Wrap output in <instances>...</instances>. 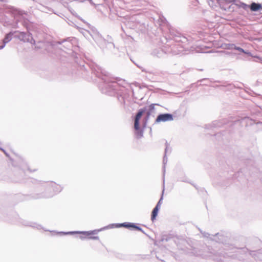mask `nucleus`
<instances>
[{
  "label": "nucleus",
  "instance_id": "nucleus-1",
  "mask_svg": "<svg viewBox=\"0 0 262 262\" xmlns=\"http://www.w3.org/2000/svg\"><path fill=\"white\" fill-rule=\"evenodd\" d=\"M173 119L172 116L171 114H161L159 115L157 119H156V122H165L166 121H170L172 120Z\"/></svg>",
  "mask_w": 262,
  "mask_h": 262
},
{
  "label": "nucleus",
  "instance_id": "nucleus-2",
  "mask_svg": "<svg viewBox=\"0 0 262 262\" xmlns=\"http://www.w3.org/2000/svg\"><path fill=\"white\" fill-rule=\"evenodd\" d=\"M144 111L143 110H140L138 113L137 114L135 119V123H134V128L136 130H139L140 128L139 127V120L141 118L143 114Z\"/></svg>",
  "mask_w": 262,
  "mask_h": 262
},
{
  "label": "nucleus",
  "instance_id": "nucleus-3",
  "mask_svg": "<svg viewBox=\"0 0 262 262\" xmlns=\"http://www.w3.org/2000/svg\"><path fill=\"white\" fill-rule=\"evenodd\" d=\"M118 227H124L126 228H133L138 231H142V229L140 227H138L135 224L130 223H124L120 224Z\"/></svg>",
  "mask_w": 262,
  "mask_h": 262
},
{
  "label": "nucleus",
  "instance_id": "nucleus-4",
  "mask_svg": "<svg viewBox=\"0 0 262 262\" xmlns=\"http://www.w3.org/2000/svg\"><path fill=\"white\" fill-rule=\"evenodd\" d=\"M160 204H161V200L159 201V202L157 204L156 206L155 207V208L153 209V210L152 211L151 219L152 221H154L155 220V219L158 214V212L159 208L160 207Z\"/></svg>",
  "mask_w": 262,
  "mask_h": 262
},
{
  "label": "nucleus",
  "instance_id": "nucleus-5",
  "mask_svg": "<svg viewBox=\"0 0 262 262\" xmlns=\"http://www.w3.org/2000/svg\"><path fill=\"white\" fill-rule=\"evenodd\" d=\"M83 235L85 236V237H84V238H86L88 239H99V237L98 236H94L92 235L94 234V232H81Z\"/></svg>",
  "mask_w": 262,
  "mask_h": 262
},
{
  "label": "nucleus",
  "instance_id": "nucleus-6",
  "mask_svg": "<svg viewBox=\"0 0 262 262\" xmlns=\"http://www.w3.org/2000/svg\"><path fill=\"white\" fill-rule=\"evenodd\" d=\"M250 8L252 11H256L261 8V5L260 4L252 3L250 6Z\"/></svg>",
  "mask_w": 262,
  "mask_h": 262
},
{
  "label": "nucleus",
  "instance_id": "nucleus-7",
  "mask_svg": "<svg viewBox=\"0 0 262 262\" xmlns=\"http://www.w3.org/2000/svg\"><path fill=\"white\" fill-rule=\"evenodd\" d=\"M10 40H11V35L10 34H7L5 36V38L4 39V40H3L4 45L0 46V49H3L4 47L5 44L6 43L8 42Z\"/></svg>",
  "mask_w": 262,
  "mask_h": 262
},
{
  "label": "nucleus",
  "instance_id": "nucleus-8",
  "mask_svg": "<svg viewBox=\"0 0 262 262\" xmlns=\"http://www.w3.org/2000/svg\"><path fill=\"white\" fill-rule=\"evenodd\" d=\"M235 45L234 44L228 43L224 45V48L225 49L231 50L234 49Z\"/></svg>",
  "mask_w": 262,
  "mask_h": 262
},
{
  "label": "nucleus",
  "instance_id": "nucleus-9",
  "mask_svg": "<svg viewBox=\"0 0 262 262\" xmlns=\"http://www.w3.org/2000/svg\"><path fill=\"white\" fill-rule=\"evenodd\" d=\"M234 49H235V50H238V51H240V52H243V53H246L245 52V51H244L242 48H240V47H236V46H235V47H234Z\"/></svg>",
  "mask_w": 262,
  "mask_h": 262
},
{
  "label": "nucleus",
  "instance_id": "nucleus-10",
  "mask_svg": "<svg viewBox=\"0 0 262 262\" xmlns=\"http://www.w3.org/2000/svg\"><path fill=\"white\" fill-rule=\"evenodd\" d=\"M155 108V104H151V105H149V109L150 111L154 110Z\"/></svg>",
  "mask_w": 262,
  "mask_h": 262
},
{
  "label": "nucleus",
  "instance_id": "nucleus-11",
  "mask_svg": "<svg viewBox=\"0 0 262 262\" xmlns=\"http://www.w3.org/2000/svg\"><path fill=\"white\" fill-rule=\"evenodd\" d=\"M244 6L243 7L244 8H246V7H248V6L246 4H244Z\"/></svg>",
  "mask_w": 262,
  "mask_h": 262
}]
</instances>
